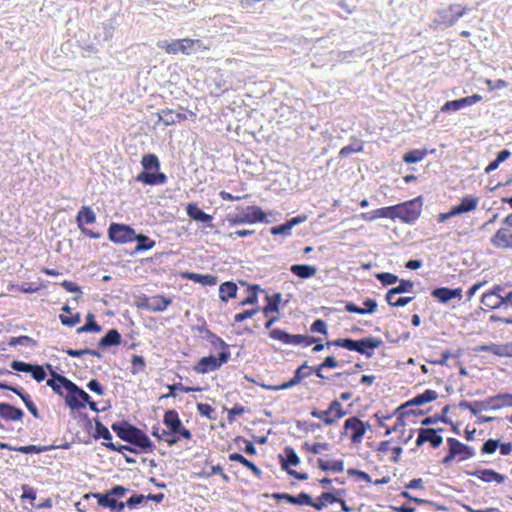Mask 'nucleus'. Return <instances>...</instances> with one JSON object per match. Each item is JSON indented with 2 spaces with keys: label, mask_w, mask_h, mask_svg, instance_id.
I'll return each mask as SVG.
<instances>
[{
  "label": "nucleus",
  "mask_w": 512,
  "mask_h": 512,
  "mask_svg": "<svg viewBox=\"0 0 512 512\" xmlns=\"http://www.w3.org/2000/svg\"><path fill=\"white\" fill-rule=\"evenodd\" d=\"M310 414L314 418L321 419L323 421V423L326 425H333L334 423H336L335 418H333V416L330 415V413L328 412L327 409L326 410L313 409Z\"/></svg>",
  "instance_id": "53"
},
{
  "label": "nucleus",
  "mask_w": 512,
  "mask_h": 512,
  "mask_svg": "<svg viewBox=\"0 0 512 512\" xmlns=\"http://www.w3.org/2000/svg\"><path fill=\"white\" fill-rule=\"evenodd\" d=\"M273 497L278 500H285L288 503L296 505H309L312 504V498L309 494L301 492L298 496H293L288 493H275Z\"/></svg>",
  "instance_id": "16"
},
{
  "label": "nucleus",
  "mask_w": 512,
  "mask_h": 512,
  "mask_svg": "<svg viewBox=\"0 0 512 512\" xmlns=\"http://www.w3.org/2000/svg\"><path fill=\"white\" fill-rule=\"evenodd\" d=\"M157 47L164 49L168 54H177L181 52L180 40H175L171 43L166 40H160L157 42Z\"/></svg>",
  "instance_id": "46"
},
{
  "label": "nucleus",
  "mask_w": 512,
  "mask_h": 512,
  "mask_svg": "<svg viewBox=\"0 0 512 512\" xmlns=\"http://www.w3.org/2000/svg\"><path fill=\"white\" fill-rule=\"evenodd\" d=\"M95 437L102 438L105 442H112V435L109 432L108 428L103 425L100 421H96L95 423Z\"/></svg>",
  "instance_id": "55"
},
{
  "label": "nucleus",
  "mask_w": 512,
  "mask_h": 512,
  "mask_svg": "<svg viewBox=\"0 0 512 512\" xmlns=\"http://www.w3.org/2000/svg\"><path fill=\"white\" fill-rule=\"evenodd\" d=\"M270 337L287 345L304 344L305 346H310L317 341V339L314 337H308L300 334L292 335L281 329L271 330Z\"/></svg>",
  "instance_id": "6"
},
{
  "label": "nucleus",
  "mask_w": 512,
  "mask_h": 512,
  "mask_svg": "<svg viewBox=\"0 0 512 512\" xmlns=\"http://www.w3.org/2000/svg\"><path fill=\"white\" fill-rule=\"evenodd\" d=\"M111 428L119 438L138 446L143 451L151 450L153 446L151 440L144 432L127 422H116L112 424Z\"/></svg>",
  "instance_id": "2"
},
{
  "label": "nucleus",
  "mask_w": 512,
  "mask_h": 512,
  "mask_svg": "<svg viewBox=\"0 0 512 512\" xmlns=\"http://www.w3.org/2000/svg\"><path fill=\"white\" fill-rule=\"evenodd\" d=\"M284 453H285V458H283V457L281 458V465H282V468L285 469L286 471L290 470L288 468L289 465L297 466L300 463V459L293 448L286 447L284 450Z\"/></svg>",
  "instance_id": "32"
},
{
  "label": "nucleus",
  "mask_w": 512,
  "mask_h": 512,
  "mask_svg": "<svg viewBox=\"0 0 512 512\" xmlns=\"http://www.w3.org/2000/svg\"><path fill=\"white\" fill-rule=\"evenodd\" d=\"M141 163L145 170H158L160 166L158 157L154 154L144 155Z\"/></svg>",
  "instance_id": "51"
},
{
  "label": "nucleus",
  "mask_w": 512,
  "mask_h": 512,
  "mask_svg": "<svg viewBox=\"0 0 512 512\" xmlns=\"http://www.w3.org/2000/svg\"><path fill=\"white\" fill-rule=\"evenodd\" d=\"M109 239L115 243L132 242L135 231L128 225L112 223L108 229Z\"/></svg>",
  "instance_id": "9"
},
{
  "label": "nucleus",
  "mask_w": 512,
  "mask_h": 512,
  "mask_svg": "<svg viewBox=\"0 0 512 512\" xmlns=\"http://www.w3.org/2000/svg\"><path fill=\"white\" fill-rule=\"evenodd\" d=\"M425 431H429L425 435L426 442H429L433 448H437L442 444V436L437 434V430L432 428H424Z\"/></svg>",
  "instance_id": "54"
},
{
  "label": "nucleus",
  "mask_w": 512,
  "mask_h": 512,
  "mask_svg": "<svg viewBox=\"0 0 512 512\" xmlns=\"http://www.w3.org/2000/svg\"><path fill=\"white\" fill-rule=\"evenodd\" d=\"M131 363H132V368H133L132 372L134 374L138 373L140 371H143L145 369V361L142 356L133 355Z\"/></svg>",
  "instance_id": "60"
},
{
  "label": "nucleus",
  "mask_w": 512,
  "mask_h": 512,
  "mask_svg": "<svg viewBox=\"0 0 512 512\" xmlns=\"http://www.w3.org/2000/svg\"><path fill=\"white\" fill-rule=\"evenodd\" d=\"M229 356L230 354L228 352H221L219 357L214 355L202 357L195 366V371L200 374L215 371L228 361Z\"/></svg>",
  "instance_id": "8"
},
{
  "label": "nucleus",
  "mask_w": 512,
  "mask_h": 512,
  "mask_svg": "<svg viewBox=\"0 0 512 512\" xmlns=\"http://www.w3.org/2000/svg\"><path fill=\"white\" fill-rule=\"evenodd\" d=\"M137 241V245L135 247V251H145L150 250L155 246V241L150 240L149 237H147L144 234H136L135 233V239Z\"/></svg>",
  "instance_id": "40"
},
{
  "label": "nucleus",
  "mask_w": 512,
  "mask_h": 512,
  "mask_svg": "<svg viewBox=\"0 0 512 512\" xmlns=\"http://www.w3.org/2000/svg\"><path fill=\"white\" fill-rule=\"evenodd\" d=\"M469 475L477 477L483 482H496L503 483L505 481V476L492 470V469H481L472 472H468Z\"/></svg>",
  "instance_id": "15"
},
{
  "label": "nucleus",
  "mask_w": 512,
  "mask_h": 512,
  "mask_svg": "<svg viewBox=\"0 0 512 512\" xmlns=\"http://www.w3.org/2000/svg\"><path fill=\"white\" fill-rule=\"evenodd\" d=\"M187 215L198 222L209 223L212 221V216L201 210L196 204H188L186 207Z\"/></svg>",
  "instance_id": "24"
},
{
  "label": "nucleus",
  "mask_w": 512,
  "mask_h": 512,
  "mask_svg": "<svg viewBox=\"0 0 512 512\" xmlns=\"http://www.w3.org/2000/svg\"><path fill=\"white\" fill-rule=\"evenodd\" d=\"M437 397H438V394L434 390L428 389L424 393L419 394V395L415 396L413 399H411L410 401H408L403 407H407L410 405H417V406L423 405L425 403L434 401L435 399H437Z\"/></svg>",
  "instance_id": "29"
},
{
  "label": "nucleus",
  "mask_w": 512,
  "mask_h": 512,
  "mask_svg": "<svg viewBox=\"0 0 512 512\" xmlns=\"http://www.w3.org/2000/svg\"><path fill=\"white\" fill-rule=\"evenodd\" d=\"M101 330L102 328L96 323L94 315L92 313H88L86 316V323L79 327L76 332L79 334L87 332L99 333Z\"/></svg>",
  "instance_id": "36"
},
{
  "label": "nucleus",
  "mask_w": 512,
  "mask_h": 512,
  "mask_svg": "<svg viewBox=\"0 0 512 512\" xmlns=\"http://www.w3.org/2000/svg\"><path fill=\"white\" fill-rule=\"evenodd\" d=\"M338 346L345 348L350 351H360V346L358 344V340H354L351 338H345V339H336L333 341H328L327 346Z\"/></svg>",
  "instance_id": "34"
},
{
  "label": "nucleus",
  "mask_w": 512,
  "mask_h": 512,
  "mask_svg": "<svg viewBox=\"0 0 512 512\" xmlns=\"http://www.w3.org/2000/svg\"><path fill=\"white\" fill-rule=\"evenodd\" d=\"M313 372V368L309 367L307 365V362L302 364L300 367H298L294 373V376L292 379H290L288 382H285L281 385H268V384H261V387L267 390L271 391H279V390H285L290 389L296 385H298L303 379L309 377Z\"/></svg>",
  "instance_id": "7"
},
{
  "label": "nucleus",
  "mask_w": 512,
  "mask_h": 512,
  "mask_svg": "<svg viewBox=\"0 0 512 512\" xmlns=\"http://www.w3.org/2000/svg\"><path fill=\"white\" fill-rule=\"evenodd\" d=\"M229 460L239 462L249 470L253 472L258 478L261 477L262 471L251 461L247 460L244 456L239 453H232L229 455Z\"/></svg>",
  "instance_id": "33"
},
{
  "label": "nucleus",
  "mask_w": 512,
  "mask_h": 512,
  "mask_svg": "<svg viewBox=\"0 0 512 512\" xmlns=\"http://www.w3.org/2000/svg\"><path fill=\"white\" fill-rule=\"evenodd\" d=\"M30 373L37 382L43 381L47 375L43 366L40 365H33L32 371Z\"/></svg>",
  "instance_id": "63"
},
{
  "label": "nucleus",
  "mask_w": 512,
  "mask_h": 512,
  "mask_svg": "<svg viewBox=\"0 0 512 512\" xmlns=\"http://www.w3.org/2000/svg\"><path fill=\"white\" fill-rule=\"evenodd\" d=\"M431 296L436 298L441 303H447L455 298L460 300L462 298V289H450L446 287L436 288L432 290Z\"/></svg>",
  "instance_id": "14"
},
{
  "label": "nucleus",
  "mask_w": 512,
  "mask_h": 512,
  "mask_svg": "<svg viewBox=\"0 0 512 512\" xmlns=\"http://www.w3.org/2000/svg\"><path fill=\"white\" fill-rule=\"evenodd\" d=\"M319 468L323 471H333V472H342L344 470L343 461H323L322 459L318 460Z\"/></svg>",
  "instance_id": "43"
},
{
  "label": "nucleus",
  "mask_w": 512,
  "mask_h": 512,
  "mask_svg": "<svg viewBox=\"0 0 512 512\" xmlns=\"http://www.w3.org/2000/svg\"><path fill=\"white\" fill-rule=\"evenodd\" d=\"M146 500V496L142 494H134L132 495L126 502H124L125 507L129 509H134L138 505L142 504Z\"/></svg>",
  "instance_id": "58"
},
{
  "label": "nucleus",
  "mask_w": 512,
  "mask_h": 512,
  "mask_svg": "<svg viewBox=\"0 0 512 512\" xmlns=\"http://www.w3.org/2000/svg\"><path fill=\"white\" fill-rule=\"evenodd\" d=\"M310 330L314 333L327 334V325L322 319H317L311 325Z\"/></svg>",
  "instance_id": "64"
},
{
  "label": "nucleus",
  "mask_w": 512,
  "mask_h": 512,
  "mask_svg": "<svg viewBox=\"0 0 512 512\" xmlns=\"http://www.w3.org/2000/svg\"><path fill=\"white\" fill-rule=\"evenodd\" d=\"M371 429V425L368 422L361 421L358 417H350L345 420L343 426L342 436L349 435L353 443H360L367 430Z\"/></svg>",
  "instance_id": "5"
},
{
  "label": "nucleus",
  "mask_w": 512,
  "mask_h": 512,
  "mask_svg": "<svg viewBox=\"0 0 512 512\" xmlns=\"http://www.w3.org/2000/svg\"><path fill=\"white\" fill-rule=\"evenodd\" d=\"M136 180L147 185H155L165 183L167 177L161 172L149 173L147 171H143L136 177Z\"/></svg>",
  "instance_id": "21"
},
{
  "label": "nucleus",
  "mask_w": 512,
  "mask_h": 512,
  "mask_svg": "<svg viewBox=\"0 0 512 512\" xmlns=\"http://www.w3.org/2000/svg\"><path fill=\"white\" fill-rule=\"evenodd\" d=\"M76 221L79 228L84 227V224H93L96 221V215L89 206H83L77 214Z\"/></svg>",
  "instance_id": "26"
},
{
  "label": "nucleus",
  "mask_w": 512,
  "mask_h": 512,
  "mask_svg": "<svg viewBox=\"0 0 512 512\" xmlns=\"http://www.w3.org/2000/svg\"><path fill=\"white\" fill-rule=\"evenodd\" d=\"M24 416V412L8 403H0V417L7 421H18Z\"/></svg>",
  "instance_id": "19"
},
{
  "label": "nucleus",
  "mask_w": 512,
  "mask_h": 512,
  "mask_svg": "<svg viewBox=\"0 0 512 512\" xmlns=\"http://www.w3.org/2000/svg\"><path fill=\"white\" fill-rule=\"evenodd\" d=\"M85 498L94 497L100 506L111 509L113 512H122L125 508L124 502L117 501L109 491L106 493H90L84 496Z\"/></svg>",
  "instance_id": "11"
},
{
  "label": "nucleus",
  "mask_w": 512,
  "mask_h": 512,
  "mask_svg": "<svg viewBox=\"0 0 512 512\" xmlns=\"http://www.w3.org/2000/svg\"><path fill=\"white\" fill-rule=\"evenodd\" d=\"M339 501V498L337 496H335L334 494L330 493V492H323L319 498H318V501L317 502H314L312 500V504H310V506H312L313 508H315L316 510L320 511L322 510L324 507H326L328 504H333V503H336Z\"/></svg>",
  "instance_id": "31"
},
{
  "label": "nucleus",
  "mask_w": 512,
  "mask_h": 512,
  "mask_svg": "<svg viewBox=\"0 0 512 512\" xmlns=\"http://www.w3.org/2000/svg\"><path fill=\"white\" fill-rule=\"evenodd\" d=\"M290 271L299 278L307 279L313 277L317 269L314 266L306 264H295L290 267Z\"/></svg>",
  "instance_id": "28"
},
{
  "label": "nucleus",
  "mask_w": 512,
  "mask_h": 512,
  "mask_svg": "<svg viewBox=\"0 0 512 512\" xmlns=\"http://www.w3.org/2000/svg\"><path fill=\"white\" fill-rule=\"evenodd\" d=\"M237 285L233 282H224L219 288V297L222 301L227 302L229 299L235 298L237 295Z\"/></svg>",
  "instance_id": "30"
},
{
  "label": "nucleus",
  "mask_w": 512,
  "mask_h": 512,
  "mask_svg": "<svg viewBox=\"0 0 512 512\" xmlns=\"http://www.w3.org/2000/svg\"><path fill=\"white\" fill-rule=\"evenodd\" d=\"M55 449L53 445L50 446H36V445H28L17 447L15 451L21 452L23 454H32V453H42L46 451H50Z\"/></svg>",
  "instance_id": "49"
},
{
  "label": "nucleus",
  "mask_w": 512,
  "mask_h": 512,
  "mask_svg": "<svg viewBox=\"0 0 512 512\" xmlns=\"http://www.w3.org/2000/svg\"><path fill=\"white\" fill-rule=\"evenodd\" d=\"M163 423L169 429L172 436L177 434V430H179L182 425L178 412L175 410H168L165 412Z\"/></svg>",
  "instance_id": "20"
},
{
  "label": "nucleus",
  "mask_w": 512,
  "mask_h": 512,
  "mask_svg": "<svg viewBox=\"0 0 512 512\" xmlns=\"http://www.w3.org/2000/svg\"><path fill=\"white\" fill-rule=\"evenodd\" d=\"M414 286V283L410 280H400L399 281V285L390 289L387 294H386V301L387 302H390L391 300V295H397V294H402V293H406V292H410L411 289L413 288Z\"/></svg>",
  "instance_id": "35"
},
{
  "label": "nucleus",
  "mask_w": 512,
  "mask_h": 512,
  "mask_svg": "<svg viewBox=\"0 0 512 512\" xmlns=\"http://www.w3.org/2000/svg\"><path fill=\"white\" fill-rule=\"evenodd\" d=\"M488 410H495L491 397L483 401H474V408L472 409V414L474 416H478V413L481 411Z\"/></svg>",
  "instance_id": "50"
},
{
  "label": "nucleus",
  "mask_w": 512,
  "mask_h": 512,
  "mask_svg": "<svg viewBox=\"0 0 512 512\" xmlns=\"http://www.w3.org/2000/svg\"><path fill=\"white\" fill-rule=\"evenodd\" d=\"M201 45L202 44L200 40H193L189 38L180 39L181 53L185 55L196 52L197 49L201 47Z\"/></svg>",
  "instance_id": "38"
},
{
  "label": "nucleus",
  "mask_w": 512,
  "mask_h": 512,
  "mask_svg": "<svg viewBox=\"0 0 512 512\" xmlns=\"http://www.w3.org/2000/svg\"><path fill=\"white\" fill-rule=\"evenodd\" d=\"M186 278L204 286H214L218 282V278L212 274L187 273Z\"/></svg>",
  "instance_id": "27"
},
{
  "label": "nucleus",
  "mask_w": 512,
  "mask_h": 512,
  "mask_svg": "<svg viewBox=\"0 0 512 512\" xmlns=\"http://www.w3.org/2000/svg\"><path fill=\"white\" fill-rule=\"evenodd\" d=\"M11 368L18 372L30 373L33 368V364L25 363L23 361L14 360L11 363Z\"/></svg>",
  "instance_id": "59"
},
{
  "label": "nucleus",
  "mask_w": 512,
  "mask_h": 512,
  "mask_svg": "<svg viewBox=\"0 0 512 512\" xmlns=\"http://www.w3.org/2000/svg\"><path fill=\"white\" fill-rule=\"evenodd\" d=\"M492 246L499 249H512V232L504 226L496 231L490 240Z\"/></svg>",
  "instance_id": "12"
},
{
  "label": "nucleus",
  "mask_w": 512,
  "mask_h": 512,
  "mask_svg": "<svg viewBox=\"0 0 512 512\" xmlns=\"http://www.w3.org/2000/svg\"><path fill=\"white\" fill-rule=\"evenodd\" d=\"M382 340L375 337H366L358 340V344L360 346V351L358 353L365 355L370 358L373 356V350L382 345Z\"/></svg>",
  "instance_id": "17"
},
{
  "label": "nucleus",
  "mask_w": 512,
  "mask_h": 512,
  "mask_svg": "<svg viewBox=\"0 0 512 512\" xmlns=\"http://www.w3.org/2000/svg\"><path fill=\"white\" fill-rule=\"evenodd\" d=\"M281 294L276 293L273 296H267L268 304L263 308V313L267 317L271 312L279 311V303L281 301Z\"/></svg>",
  "instance_id": "39"
},
{
  "label": "nucleus",
  "mask_w": 512,
  "mask_h": 512,
  "mask_svg": "<svg viewBox=\"0 0 512 512\" xmlns=\"http://www.w3.org/2000/svg\"><path fill=\"white\" fill-rule=\"evenodd\" d=\"M121 341V335L116 329L109 330L106 335L99 341L100 347H109L118 345Z\"/></svg>",
  "instance_id": "37"
},
{
  "label": "nucleus",
  "mask_w": 512,
  "mask_h": 512,
  "mask_svg": "<svg viewBox=\"0 0 512 512\" xmlns=\"http://www.w3.org/2000/svg\"><path fill=\"white\" fill-rule=\"evenodd\" d=\"M235 213L227 215V222L230 225H240L244 223L262 222L265 220V213L258 206H237Z\"/></svg>",
  "instance_id": "3"
},
{
  "label": "nucleus",
  "mask_w": 512,
  "mask_h": 512,
  "mask_svg": "<svg viewBox=\"0 0 512 512\" xmlns=\"http://www.w3.org/2000/svg\"><path fill=\"white\" fill-rule=\"evenodd\" d=\"M481 303L489 309H498L505 306V297L500 294L487 292L482 295Z\"/></svg>",
  "instance_id": "22"
},
{
  "label": "nucleus",
  "mask_w": 512,
  "mask_h": 512,
  "mask_svg": "<svg viewBox=\"0 0 512 512\" xmlns=\"http://www.w3.org/2000/svg\"><path fill=\"white\" fill-rule=\"evenodd\" d=\"M479 204V198L474 196H466L464 197L459 207L463 210L464 213L471 212L477 208Z\"/></svg>",
  "instance_id": "48"
},
{
  "label": "nucleus",
  "mask_w": 512,
  "mask_h": 512,
  "mask_svg": "<svg viewBox=\"0 0 512 512\" xmlns=\"http://www.w3.org/2000/svg\"><path fill=\"white\" fill-rule=\"evenodd\" d=\"M426 154H427L426 150H420V149L411 150L404 154L403 161L408 164L418 163L424 159Z\"/></svg>",
  "instance_id": "44"
},
{
  "label": "nucleus",
  "mask_w": 512,
  "mask_h": 512,
  "mask_svg": "<svg viewBox=\"0 0 512 512\" xmlns=\"http://www.w3.org/2000/svg\"><path fill=\"white\" fill-rule=\"evenodd\" d=\"M291 230H292V228L287 221L286 223H284L282 225L272 227L271 234L288 236L291 234Z\"/></svg>",
  "instance_id": "62"
},
{
  "label": "nucleus",
  "mask_w": 512,
  "mask_h": 512,
  "mask_svg": "<svg viewBox=\"0 0 512 512\" xmlns=\"http://www.w3.org/2000/svg\"><path fill=\"white\" fill-rule=\"evenodd\" d=\"M152 435L159 440L166 441L170 446L174 445L177 442V438L171 435L169 431L162 429L160 427H153Z\"/></svg>",
  "instance_id": "41"
},
{
  "label": "nucleus",
  "mask_w": 512,
  "mask_h": 512,
  "mask_svg": "<svg viewBox=\"0 0 512 512\" xmlns=\"http://www.w3.org/2000/svg\"><path fill=\"white\" fill-rule=\"evenodd\" d=\"M482 100V96L479 94H474L468 97H464L457 100L447 101L442 107V112H450V111H458L467 106H471Z\"/></svg>",
  "instance_id": "13"
},
{
  "label": "nucleus",
  "mask_w": 512,
  "mask_h": 512,
  "mask_svg": "<svg viewBox=\"0 0 512 512\" xmlns=\"http://www.w3.org/2000/svg\"><path fill=\"white\" fill-rule=\"evenodd\" d=\"M47 368L50 371L51 378L47 380V385L53 389L55 393L60 396H63L62 388L67 391V395L65 396V403L67 406H72L74 404L73 395L75 393L81 396L84 400L89 398V395L80 387H78L74 382L56 373L50 364H47Z\"/></svg>",
  "instance_id": "1"
},
{
  "label": "nucleus",
  "mask_w": 512,
  "mask_h": 512,
  "mask_svg": "<svg viewBox=\"0 0 512 512\" xmlns=\"http://www.w3.org/2000/svg\"><path fill=\"white\" fill-rule=\"evenodd\" d=\"M171 304V299L164 296H154L147 300V308L154 312H162Z\"/></svg>",
  "instance_id": "25"
},
{
  "label": "nucleus",
  "mask_w": 512,
  "mask_h": 512,
  "mask_svg": "<svg viewBox=\"0 0 512 512\" xmlns=\"http://www.w3.org/2000/svg\"><path fill=\"white\" fill-rule=\"evenodd\" d=\"M59 319L63 325L69 326V327H74L76 324H78L81 321V316L79 313H76L73 316L61 314L59 316Z\"/></svg>",
  "instance_id": "57"
},
{
  "label": "nucleus",
  "mask_w": 512,
  "mask_h": 512,
  "mask_svg": "<svg viewBox=\"0 0 512 512\" xmlns=\"http://www.w3.org/2000/svg\"><path fill=\"white\" fill-rule=\"evenodd\" d=\"M17 395L22 399L29 412L35 417L39 418V412L34 402L31 400L30 395L23 393L22 389L17 391Z\"/></svg>",
  "instance_id": "52"
},
{
  "label": "nucleus",
  "mask_w": 512,
  "mask_h": 512,
  "mask_svg": "<svg viewBox=\"0 0 512 512\" xmlns=\"http://www.w3.org/2000/svg\"><path fill=\"white\" fill-rule=\"evenodd\" d=\"M499 446V441L494 439L487 440L481 449L483 454H493Z\"/></svg>",
  "instance_id": "61"
},
{
  "label": "nucleus",
  "mask_w": 512,
  "mask_h": 512,
  "mask_svg": "<svg viewBox=\"0 0 512 512\" xmlns=\"http://www.w3.org/2000/svg\"><path fill=\"white\" fill-rule=\"evenodd\" d=\"M327 410L330 415L335 418L336 422L347 414V412L343 409L342 404L338 400H333L329 404Z\"/></svg>",
  "instance_id": "45"
},
{
  "label": "nucleus",
  "mask_w": 512,
  "mask_h": 512,
  "mask_svg": "<svg viewBox=\"0 0 512 512\" xmlns=\"http://www.w3.org/2000/svg\"><path fill=\"white\" fill-rule=\"evenodd\" d=\"M467 9L458 4H451L447 9L439 13V23L446 27L453 26L463 15Z\"/></svg>",
  "instance_id": "10"
},
{
  "label": "nucleus",
  "mask_w": 512,
  "mask_h": 512,
  "mask_svg": "<svg viewBox=\"0 0 512 512\" xmlns=\"http://www.w3.org/2000/svg\"><path fill=\"white\" fill-rule=\"evenodd\" d=\"M159 121L165 126H170L176 123V112L171 109H163L157 113Z\"/></svg>",
  "instance_id": "47"
},
{
  "label": "nucleus",
  "mask_w": 512,
  "mask_h": 512,
  "mask_svg": "<svg viewBox=\"0 0 512 512\" xmlns=\"http://www.w3.org/2000/svg\"><path fill=\"white\" fill-rule=\"evenodd\" d=\"M422 204L418 199L394 205V220L399 218L405 223L415 222L421 214Z\"/></svg>",
  "instance_id": "4"
},
{
  "label": "nucleus",
  "mask_w": 512,
  "mask_h": 512,
  "mask_svg": "<svg viewBox=\"0 0 512 512\" xmlns=\"http://www.w3.org/2000/svg\"><path fill=\"white\" fill-rule=\"evenodd\" d=\"M495 410L511 406V394L503 393L491 397Z\"/></svg>",
  "instance_id": "42"
},
{
  "label": "nucleus",
  "mask_w": 512,
  "mask_h": 512,
  "mask_svg": "<svg viewBox=\"0 0 512 512\" xmlns=\"http://www.w3.org/2000/svg\"><path fill=\"white\" fill-rule=\"evenodd\" d=\"M479 351L489 352L501 357H512L511 343L507 345L490 344L479 347Z\"/></svg>",
  "instance_id": "23"
},
{
  "label": "nucleus",
  "mask_w": 512,
  "mask_h": 512,
  "mask_svg": "<svg viewBox=\"0 0 512 512\" xmlns=\"http://www.w3.org/2000/svg\"><path fill=\"white\" fill-rule=\"evenodd\" d=\"M448 445L455 449L456 456H460V461L469 459L475 455L474 449L467 446L455 438H448Z\"/></svg>",
  "instance_id": "18"
},
{
  "label": "nucleus",
  "mask_w": 512,
  "mask_h": 512,
  "mask_svg": "<svg viewBox=\"0 0 512 512\" xmlns=\"http://www.w3.org/2000/svg\"><path fill=\"white\" fill-rule=\"evenodd\" d=\"M376 277L384 286L392 285L399 281L398 276L387 272L379 273Z\"/></svg>",
  "instance_id": "56"
}]
</instances>
